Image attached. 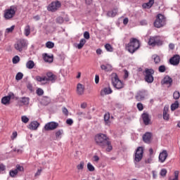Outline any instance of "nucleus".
Masks as SVG:
<instances>
[{
  "mask_svg": "<svg viewBox=\"0 0 180 180\" xmlns=\"http://www.w3.org/2000/svg\"><path fill=\"white\" fill-rule=\"evenodd\" d=\"M94 140L97 146L101 147V148H106V151L110 153L113 150V146H112V143L110 141H109V138L108 136L103 134H98L95 136Z\"/></svg>",
  "mask_w": 180,
  "mask_h": 180,
  "instance_id": "f257e3e1",
  "label": "nucleus"
},
{
  "mask_svg": "<svg viewBox=\"0 0 180 180\" xmlns=\"http://www.w3.org/2000/svg\"><path fill=\"white\" fill-rule=\"evenodd\" d=\"M104 122L105 126H110V114L109 112L104 115Z\"/></svg>",
  "mask_w": 180,
  "mask_h": 180,
  "instance_id": "5701e85b",
  "label": "nucleus"
},
{
  "mask_svg": "<svg viewBox=\"0 0 180 180\" xmlns=\"http://www.w3.org/2000/svg\"><path fill=\"white\" fill-rule=\"evenodd\" d=\"M136 106H137V109L139 111H141L144 109V105H143V103H139Z\"/></svg>",
  "mask_w": 180,
  "mask_h": 180,
  "instance_id": "3c124183",
  "label": "nucleus"
},
{
  "mask_svg": "<svg viewBox=\"0 0 180 180\" xmlns=\"http://www.w3.org/2000/svg\"><path fill=\"white\" fill-rule=\"evenodd\" d=\"M6 169V167H5V165L4 164L0 165V172L5 171Z\"/></svg>",
  "mask_w": 180,
  "mask_h": 180,
  "instance_id": "680f3d73",
  "label": "nucleus"
},
{
  "mask_svg": "<svg viewBox=\"0 0 180 180\" xmlns=\"http://www.w3.org/2000/svg\"><path fill=\"white\" fill-rule=\"evenodd\" d=\"M26 68L28 70H33L34 68V62L33 60H28L26 63Z\"/></svg>",
  "mask_w": 180,
  "mask_h": 180,
  "instance_id": "473e14b6",
  "label": "nucleus"
},
{
  "mask_svg": "<svg viewBox=\"0 0 180 180\" xmlns=\"http://www.w3.org/2000/svg\"><path fill=\"white\" fill-rule=\"evenodd\" d=\"M46 47H47V49H53L54 47V43L48 41L46 43Z\"/></svg>",
  "mask_w": 180,
  "mask_h": 180,
  "instance_id": "c03bdc74",
  "label": "nucleus"
},
{
  "mask_svg": "<svg viewBox=\"0 0 180 180\" xmlns=\"http://www.w3.org/2000/svg\"><path fill=\"white\" fill-rule=\"evenodd\" d=\"M142 118H143L144 124H146V126L150 124V116L148 115V114L143 113L142 115Z\"/></svg>",
  "mask_w": 180,
  "mask_h": 180,
  "instance_id": "4be33fe9",
  "label": "nucleus"
},
{
  "mask_svg": "<svg viewBox=\"0 0 180 180\" xmlns=\"http://www.w3.org/2000/svg\"><path fill=\"white\" fill-rule=\"evenodd\" d=\"M169 108L167 106H165L163 110V119L164 120H169V114H168Z\"/></svg>",
  "mask_w": 180,
  "mask_h": 180,
  "instance_id": "b1692460",
  "label": "nucleus"
},
{
  "mask_svg": "<svg viewBox=\"0 0 180 180\" xmlns=\"http://www.w3.org/2000/svg\"><path fill=\"white\" fill-rule=\"evenodd\" d=\"M179 176V171L176 170L174 172V178L169 177V180H178Z\"/></svg>",
  "mask_w": 180,
  "mask_h": 180,
  "instance_id": "4c0bfd02",
  "label": "nucleus"
},
{
  "mask_svg": "<svg viewBox=\"0 0 180 180\" xmlns=\"http://www.w3.org/2000/svg\"><path fill=\"white\" fill-rule=\"evenodd\" d=\"M153 58L155 61V64H160L161 63V58L157 55H153Z\"/></svg>",
  "mask_w": 180,
  "mask_h": 180,
  "instance_id": "c9c22d12",
  "label": "nucleus"
},
{
  "mask_svg": "<svg viewBox=\"0 0 180 180\" xmlns=\"http://www.w3.org/2000/svg\"><path fill=\"white\" fill-rule=\"evenodd\" d=\"M87 169L90 172H94V171H95V167H94V165H92V164H91V162H89V163H87Z\"/></svg>",
  "mask_w": 180,
  "mask_h": 180,
  "instance_id": "e433bc0d",
  "label": "nucleus"
},
{
  "mask_svg": "<svg viewBox=\"0 0 180 180\" xmlns=\"http://www.w3.org/2000/svg\"><path fill=\"white\" fill-rule=\"evenodd\" d=\"M25 36H29L30 34V25H27L25 27L24 29Z\"/></svg>",
  "mask_w": 180,
  "mask_h": 180,
  "instance_id": "f704fd0d",
  "label": "nucleus"
},
{
  "mask_svg": "<svg viewBox=\"0 0 180 180\" xmlns=\"http://www.w3.org/2000/svg\"><path fill=\"white\" fill-rule=\"evenodd\" d=\"M152 174H153V179H157V172L155 170H153Z\"/></svg>",
  "mask_w": 180,
  "mask_h": 180,
  "instance_id": "e2e57ef3",
  "label": "nucleus"
},
{
  "mask_svg": "<svg viewBox=\"0 0 180 180\" xmlns=\"http://www.w3.org/2000/svg\"><path fill=\"white\" fill-rule=\"evenodd\" d=\"M153 74H154V70L153 69L145 70V72H144L145 81L148 84H152V82H154V77H153Z\"/></svg>",
  "mask_w": 180,
  "mask_h": 180,
  "instance_id": "423d86ee",
  "label": "nucleus"
},
{
  "mask_svg": "<svg viewBox=\"0 0 180 180\" xmlns=\"http://www.w3.org/2000/svg\"><path fill=\"white\" fill-rule=\"evenodd\" d=\"M63 134V130H58L56 133V139H59L60 136H61Z\"/></svg>",
  "mask_w": 180,
  "mask_h": 180,
  "instance_id": "4d7b16f0",
  "label": "nucleus"
},
{
  "mask_svg": "<svg viewBox=\"0 0 180 180\" xmlns=\"http://www.w3.org/2000/svg\"><path fill=\"white\" fill-rule=\"evenodd\" d=\"M117 15V8H115L112 11H110L107 13L108 18H115Z\"/></svg>",
  "mask_w": 180,
  "mask_h": 180,
  "instance_id": "a878e982",
  "label": "nucleus"
},
{
  "mask_svg": "<svg viewBox=\"0 0 180 180\" xmlns=\"http://www.w3.org/2000/svg\"><path fill=\"white\" fill-rule=\"evenodd\" d=\"M66 123L67 124H69V126H72V124H74V120H72V119L69 118L66 120Z\"/></svg>",
  "mask_w": 180,
  "mask_h": 180,
  "instance_id": "6e6d98bb",
  "label": "nucleus"
},
{
  "mask_svg": "<svg viewBox=\"0 0 180 180\" xmlns=\"http://www.w3.org/2000/svg\"><path fill=\"white\" fill-rule=\"evenodd\" d=\"M139 49H140V41L135 38L131 39L126 46V49L131 54Z\"/></svg>",
  "mask_w": 180,
  "mask_h": 180,
  "instance_id": "f03ea898",
  "label": "nucleus"
},
{
  "mask_svg": "<svg viewBox=\"0 0 180 180\" xmlns=\"http://www.w3.org/2000/svg\"><path fill=\"white\" fill-rule=\"evenodd\" d=\"M113 91L110 86L104 87L101 91V96H105V95H110Z\"/></svg>",
  "mask_w": 180,
  "mask_h": 180,
  "instance_id": "2eb2a0df",
  "label": "nucleus"
},
{
  "mask_svg": "<svg viewBox=\"0 0 180 180\" xmlns=\"http://www.w3.org/2000/svg\"><path fill=\"white\" fill-rule=\"evenodd\" d=\"M148 44L153 47H154V46H162V41L160 39V37L158 36L150 37L148 41Z\"/></svg>",
  "mask_w": 180,
  "mask_h": 180,
  "instance_id": "0eeeda50",
  "label": "nucleus"
},
{
  "mask_svg": "<svg viewBox=\"0 0 180 180\" xmlns=\"http://www.w3.org/2000/svg\"><path fill=\"white\" fill-rule=\"evenodd\" d=\"M165 25H167V19L165 18V16L162 14H158L154 22L155 27L160 29V27H164Z\"/></svg>",
  "mask_w": 180,
  "mask_h": 180,
  "instance_id": "20e7f679",
  "label": "nucleus"
},
{
  "mask_svg": "<svg viewBox=\"0 0 180 180\" xmlns=\"http://www.w3.org/2000/svg\"><path fill=\"white\" fill-rule=\"evenodd\" d=\"M151 137H153V134L150 132H146L143 135V140L144 143H150L151 142Z\"/></svg>",
  "mask_w": 180,
  "mask_h": 180,
  "instance_id": "6ab92c4d",
  "label": "nucleus"
},
{
  "mask_svg": "<svg viewBox=\"0 0 180 180\" xmlns=\"http://www.w3.org/2000/svg\"><path fill=\"white\" fill-rule=\"evenodd\" d=\"M180 94L179 91H174L173 94V98L174 99H179Z\"/></svg>",
  "mask_w": 180,
  "mask_h": 180,
  "instance_id": "09e8293b",
  "label": "nucleus"
},
{
  "mask_svg": "<svg viewBox=\"0 0 180 180\" xmlns=\"http://www.w3.org/2000/svg\"><path fill=\"white\" fill-rule=\"evenodd\" d=\"M167 175V169H162L160 171V176H166Z\"/></svg>",
  "mask_w": 180,
  "mask_h": 180,
  "instance_id": "603ef678",
  "label": "nucleus"
},
{
  "mask_svg": "<svg viewBox=\"0 0 180 180\" xmlns=\"http://www.w3.org/2000/svg\"><path fill=\"white\" fill-rule=\"evenodd\" d=\"M179 108V103L178 101H176L174 103L171 105V110L174 112V110H176V109H178Z\"/></svg>",
  "mask_w": 180,
  "mask_h": 180,
  "instance_id": "72a5a7b5",
  "label": "nucleus"
},
{
  "mask_svg": "<svg viewBox=\"0 0 180 180\" xmlns=\"http://www.w3.org/2000/svg\"><path fill=\"white\" fill-rule=\"evenodd\" d=\"M167 68L164 65H160L158 68L159 72H165Z\"/></svg>",
  "mask_w": 180,
  "mask_h": 180,
  "instance_id": "37998d69",
  "label": "nucleus"
},
{
  "mask_svg": "<svg viewBox=\"0 0 180 180\" xmlns=\"http://www.w3.org/2000/svg\"><path fill=\"white\" fill-rule=\"evenodd\" d=\"M9 174H10V176H12V178H14V176H16V175H18V169H15L14 170H11Z\"/></svg>",
  "mask_w": 180,
  "mask_h": 180,
  "instance_id": "58836bf2",
  "label": "nucleus"
},
{
  "mask_svg": "<svg viewBox=\"0 0 180 180\" xmlns=\"http://www.w3.org/2000/svg\"><path fill=\"white\" fill-rule=\"evenodd\" d=\"M127 23H129V18H125L123 20V24L126 25H127Z\"/></svg>",
  "mask_w": 180,
  "mask_h": 180,
  "instance_id": "338daca9",
  "label": "nucleus"
},
{
  "mask_svg": "<svg viewBox=\"0 0 180 180\" xmlns=\"http://www.w3.org/2000/svg\"><path fill=\"white\" fill-rule=\"evenodd\" d=\"M41 169H39L37 170V172L35 173V176H39V175H40V174H41Z\"/></svg>",
  "mask_w": 180,
  "mask_h": 180,
  "instance_id": "69168bd1",
  "label": "nucleus"
},
{
  "mask_svg": "<svg viewBox=\"0 0 180 180\" xmlns=\"http://www.w3.org/2000/svg\"><path fill=\"white\" fill-rule=\"evenodd\" d=\"M101 70H103L104 71H112V65L107 64V65H101Z\"/></svg>",
  "mask_w": 180,
  "mask_h": 180,
  "instance_id": "7c9ffc66",
  "label": "nucleus"
},
{
  "mask_svg": "<svg viewBox=\"0 0 180 180\" xmlns=\"http://www.w3.org/2000/svg\"><path fill=\"white\" fill-rule=\"evenodd\" d=\"M16 11H18V8L16 7V6H11L10 8L6 9L4 11L5 19H12V18H13V16H15V15L16 14Z\"/></svg>",
  "mask_w": 180,
  "mask_h": 180,
  "instance_id": "39448f33",
  "label": "nucleus"
},
{
  "mask_svg": "<svg viewBox=\"0 0 180 180\" xmlns=\"http://www.w3.org/2000/svg\"><path fill=\"white\" fill-rule=\"evenodd\" d=\"M44 60L45 63H53V56H49V54L44 53Z\"/></svg>",
  "mask_w": 180,
  "mask_h": 180,
  "instance_id": "bb28decb",
  "label": "nucleus"
},
{
  "mask_svg": "<svg viewBox=\"0 0 180 180\" xmlns=\"http://www.w3.org/2000/svg\"><path fill=\"white\" fill-rule=\"evenodd\" d=\"M84 165H85V163L84 162H80V163L77 165V169L79 171L81 169H84Z\"/></svg>",
  "mask_w": 180,
  "mask_h": 180,
  "instance_id": "a18cd8bd",
  "label": "nucleus"
},
{
  "mask_svg": "<svg viewBox=\"0 0 180 180\" xmlns=\"http://www.w3.org/2000/svg\"><path fill=\"white\" fill-rule=\"evenodd\" d=\"M162 85H167L168 87L172 85V78L169 76H165L162 80Z\"/></svg>",
  "mask_w": 180,
  "mask_h": 180,
  "instance_id": "4468645a",
  "label": "nucleus"
},
{
  "mask_svg": "<svg viewBox=\"0 0 180 180\" xmlns=\"http://www.w3.org/2000/svg\"><path fill=\"white\" fill-rule=\"evenodd\" d=\"M20 61V58L18 56H15L13 58V64H18Z\"/></svg>",
  "mask_w": 180,
  "mask_h": 180,
  "instance_id": "79ce46f5",
  "label": "nucleus"
},
{
  "mask_svg": "<svg viewBox=\"0 0 180 180\" xmlns=\"http://www.w3.org/2000/svg\"><path fill=\"white\" fill-rule=\"evenodd\" d=\"M145 98H146V91L144 90L138 91L135 96V98L136 99V101H138V102H140L141 101H144Z\"/></svg>",
  "mask_w": 180,
  "mask_h": 180,
  "instance_id": "f8f14e48",
  "label": "nucleus"
},
{
  "mask_svg": "<svg viewBox=\"0 0 180 180\" xmlns=\"http://www.w3.org/2000/svg\"><path fill=\"white\" fill-rule=\"evenodd\" d=\"M84 39H86V40H89L90 36H89V32H84Z\"/></svg>",
  "mask_w": 180,
  "mask_h": 180,
  "instance_id": "13d9d810",
  "label": "nucleus"
},
{
  "mask_svg": "<svg viewBox=\"0 0 180 180\" xmlns=\"http://www.w3.org/2000/svg\"><path fill=\"white\" fill-rule=\"evenodd\" d=\"M85 92V86L84 84L79 83L77 85V95H84Z\"/></svg>",
  "mask_w": 180,
  "mask_h": 180,
  "instance_id": "dca6fc26",
  "label": "nucleus"
},
{
  "mask_svg": "<svg viewBox=\"0 0 180 180\" xmlns=\"http://www.w3.org/2000/svg\"><path fill=\"white\" fill-rule=\"evenodd\" d=\"M61 8V3L58 1H53L48 6V11L49 12H56V11H58Z\"/></svg>",
  "mask_w": 180,
  "mask_h": 180,
  "instance_id": "6e6552de",
  "label": "nucleus"
},
{
  "mask_svg": "<svg viewBox=\"0 0 180 180\" xmlns=\"http://www.w3.org/2000/svg\"><path fill=\"white\" fill-rule=\"evenodd\" d=\"M180 61V56L179 55H174L169 59V63L172 65H178Z\"/></svg>",
  "mask_w": 180,
  "mask_h": 180,
  "instance_id": "ddd939ff",
  "label": "nucleus"
},
{
  "mask_svg": "<svg viewBox=\"0 0 180 180\" xmlns=\"http://www.w3.org/2000/svg\"><path fill=\"white\" fill-rule=\"evenodd\" d=\"M37 94L39 96H41V95H43V94H44V91H43V89H38L37 90Z\"/></svg>",
  "mask_w": 180,
  "mask_h": 180,
  "instance_id": "5fc2aeb1",
  "label": "nucleus"
},
{
  "mask_svg": "<svg viewBox=\"0 0 180 180\" xmlns=\"http://www.w3.org/2000/svg\"><path fill=\"white\" fill-rule=\"evenodd\" d=\"M22 78H23V73H22V72L17 73V75L15 76L16 81H20V79H22Z\"/></svg>",
  "mask_w": 180,
  "mask_h": 180,
  "instance_id": "a19ab883",
  "label": "nucleus"
},
{
  "mask_svg": "<svg viewBox=\"0 0 180 180\" xmlns=\"http://www.w3.org/2000/svg\"><path fill=\"white\" fill-rule=\"evenodd\" d=\"M85 43H86V40L85 39H82L79 41V43L77 45V49H78L79 50H81V49H82V47H84V46H85Z\"/></svg>",
  "mask_w": 180,
  "mask_h": 180,
  "instance_id": "c756f323",
  "label": "nucleus"
},
{
  "mask_svg": "<svg viewBox=\"0 0 180 180\" xmlns=\"http://www.w3.org/2000/svg\"><path fill=\"white\" fill-rule=\"evenodd\" d=\"M112 84L113 85L114 88H116L117 89H122L123 86H124V84H123V82L119 79V77L117 76H115L112 79Z\"/></svg>",
  "mask_w": 180,
  "mask_h": 180,
  "instance_id": "9d476101",
  "label": "nucleus"
},
{
  "mask_svg": "<svg viewBox=\"0 0 180 180\" xmlns=\"http://www.w3.org/2000/svg\"><path fill=\"white\" fill-rule=\"evenodd\" d=\"M15 30V25L11 26L10 28L6 30V33H12Z\"/></svg>",
  "mask_w": 180,
  "mask_h": 180,
  "instance_id": "8fccbe9b",
  "label": "nucleus"
},
{
  "mask_svg": "<svg viewBox=\"0 0 180 180\" xmlns=\"http://www.w3.org/2000/svg\"><path fill=\"white\" fill-rule=\"evenodd\" d=\"M21 120L22 123H29V118L26 117V115H23L21 117Z\"/></svg>",
  "mask_w": 180,
  "mask_h": 180,
  "instance_id": "de8ad7c7",
  "label": "nucleus"
},
{
  "mask_svg": "<svg viewBox=\"0 0 180 180\" xmlns=\"http://www.w3.org/2000/svg\"><path fill=\"white\" fill-rule=\"evenodd\" d=\"M9 102H11V95L1 98V103H3V105H9Z\"/></svg>",
  "mask_w": 180,
  "mask_h": 180,
  "instance_id": "393cba45",
  "label": "nucleus"
},
{
  "mask_svg": "<svg viewBox=\"0 0 180 180\" xmlns=\"http://www.w3.org/2000/svg\"><path fill=\"white\" fill-rule=\"evenodd\" d=\"M94 160L95 161V162H98V161H99V156L94 155Z\"/></svg>",
  "mask_w": 180,
  "mask_h": 180,
  "instance_id": "774afa93",
  "label": "nucleus"
},
{
  "mask_svg": "<svg viewBox=\"0 0 180 180\" xmlns=\"http://www.w3.org/2000/svg\"><path fill=\"white\" fill-rule=\"evenodd\" d=\"M56 21V23H59V25H62V23H64V18H63V17H58Z\"/></svg>",
  "mask_w": 180,
  "mask_h": 180,
  "instance_id": "49530a36",
  "label": "nucleus"
},
{
  "mask_svg": "<svg viewBox=\"0 0 180 180\" xmlns=\"http://www.w3.org/2000/svg\"><path fill=\"white\" fill-rule=\"evenodd\" d=\"M168 157V153L167 150H163L162 153L159 155V161L160 162H165V160H167Z\"/></svg>",
  "mask_w": 180,
  "mask_h": 180,
  "instance_id": "a211bd4d",
  "label": "nucleus"
},
{
  "mask_svg": "<svg viewBox=\"0 0 180 180\" xmlns=\"http://www.w3.org/2000/svg\"><path fill=\"white\" fill-rule=\"evenodd\" d=\"M41 102L42 105H44L45 106H46V105H49V103H50V102H51V100L50 99V98H49L47 96H44L42 98Z\"/></svg>",
  "mask_w": 180,
  "mask_h": 180,
  "instance_id": "c85d7f7f",
  "label": "nucleus"
},
{
  "mask_svg": "<svg viewBox=\"0 0 180 180\" xmlns=\"http://www.w3.org/2000/svg\"><path fill=\"white\" fill-rule=\"evenodd\" d=\"M105 49L107 50V51L112 52L113 51V47L110 44H107L105 45Z\"/></svg>",
  "mask_w": 180,
  "mask_h": 180,
  "instance_id": "ea45409f",
  "label": "nucleus"
},
{
  "mask_svg": "<svg viewBox=\"0 0 180 180\" xmlns=\"http://www.w3.org/2000/svg\"><path fill=\"white\" fill-rule=\"evenodd\" d=\"M39 126L40 123H39L37 121H32L28 125V129H30V130H37Z\"/></svg>",
  "mask_w": 180,
  "mask_h": 180,
  "instance_id": "f3484780",
  "label": "nucleus"
},
{
  "mask_svg": "<svg viewBox=\"0 0 180 180\" xmlns=\"http://www.w3.org/2000/svg\"><path fill=\"white\" fill-rule=\"evenodd\" d=\"M30 101V98H29V97H22L20 100V102L25 105V106H27V105H29Z\"/></svg>",
  "mask_w": 180,
  "mask_h": 180,
  "instance_id": "cd10ccee",
  "label": "nucleus"
},
{
  "mask_svg": "<svg viewBox=\"0 0 180 180\" xmlns=\"http://www.w3.org/2000/svg\"><path fill=\"white\" fill-rule=\"evenodd\" d=\"M28 43L25 39H19L14 44V49L18 53H22V51L27 49Z\"/></svg>",
  "mask_w": 180,
  "mask_h": 180,
  "instance_id": "7ed1b4c3",
  "label": "nucleus"
},
{
  "mask_svg": "<svg viewBox=\"0 0 180 180\" xmlns=\"http://www.w3.org/2000/svg\"><path fill=\"white\" fill-rule=\"evenodd\" d=\"M145 162H146V164H151V162H153V157L150 156L149 158L146 159Z\"/></svg>",
  "mask_w": 180,
  "mask_h": 180,
  "instance_id": "864d4df0",
  "label": "nucleus"
},
{
  "mask_svg": "<svg viewBox=\"0 0 180 180\" xmlns=\"http://www.w3.org/2000/svg\"><path fill=\"white\" fill-rule=\"evenodd\" d=\"M58 127V123L55 122H48L44 126V130L49 131L50 130H56Z\"/></svg>",
  "mask_w": 180,
  "mask_h": 180,
  "instance_id": "9b49d317",
  "label": "nucleus"
},
{
  "mask_svg": "<svg viewBox=\"0 0 180 180\" xmlns=\"http://www.w3.org/2000/svg\"><path fill=\"white\" fill-rule=\"evenodd\" d=\"M153 5H154V0H149L148 3H145L143 4V8L148 9L151 8Z\"/></svg>",
  "mask_w": 180,
  "mask_h": 180,
  "instance_id": "2f4dec72",
  "label": "nucleus"
},
{
  "mask_svg": "<svg viewBox=\"0 0 180 180\" xmlns=\"http://www.w3.org/2000/svg\"><path fill=\"white\" fill-rule=\"evenodd\" d=\"M35 79L38 82H41V84L42 85H45V84H47V82H47V77H46V76H43V77H41V76H37L35 77Z\"/></svg>",
  "mask_w": 180,
  "mask_h": 180,
  "instance_id": "aec40b11",
  "label": "nucleus"
},
{
  "mask_svg": "<svg viewBox=\"0 0 180 180\" xmlns=\"http://www.w3.org/2000/svg\"><path fill=\"white\" fill-rule=\"evenodd\" d=\"M95 83L99 84V75H96V76H95Z\"/></svg>",
  "mask_w": 180,
  "mask_h": 180,
  "instance_id": "0e129e2a",
  "label": "nucleus"
},
{
  "mask_svg": "<svg viewBox=\"0 0 180 180\" xmlns=\"http://www.w3.org/2000/svg\"><path fill=\"white\" fill-rule=\"evenodd\" d=\"M46 78H47V82H49V81H51V82H55L56 80L57 79V76H56L52 72H48L46 74Z\"/></svg>",
  "mask_w": 180,
  "mask_h": 180,
  "instance_id": "412c9836",
  "label": "nucleus"
},
{
  "mask_svg": "<svg viewBox=\"0 0 180 180\" xmlns=\"http://www.w3.org/2000/svg\"><path fill=\"white\" fill-rule=\"evenodd\" d=\"M143 154H144V150L143 149V147L141 146L138 147L135 153V157H134L135 162H140V161L143 160Z\"/></svg>",
  "mask_w": 180,
  "mask_h": 180,
  "instance_id": "1a4fd4ad",
  "label": "nucleus"
},
{
  "mask_svg": "<svg viewBox=\"0 0 180 180\" xmlns=\"http://www.w3.org/2000/svg\"><path fill=\"white\" fill-rule=\"evenodd\" d=\"M62 112L63 115H65V116H68V110L65 107L62 108Z\"/></svg>",
  "mask_w": 180,
  "mask_h": 180,
  "instance_id": "bf43d9fd",
  "label": "nucleus"
},
{
  "mask_svg": "<svg viewBox=\"0 0 180 180\" xmlns=\"http://www.w3.org/2000/svg\"><path fill=\"white\" fill-rule=\"evenodd\" d=\"M15 169H17L18 172L20 171V172H22V171H23V167H22L19 165H17Z\"/></svg>",
  "mask_w": 180,
  "mask_h": 180,
  "instance_id": "052dcab7",
  "label": "nucleus"
}]
</instances>
